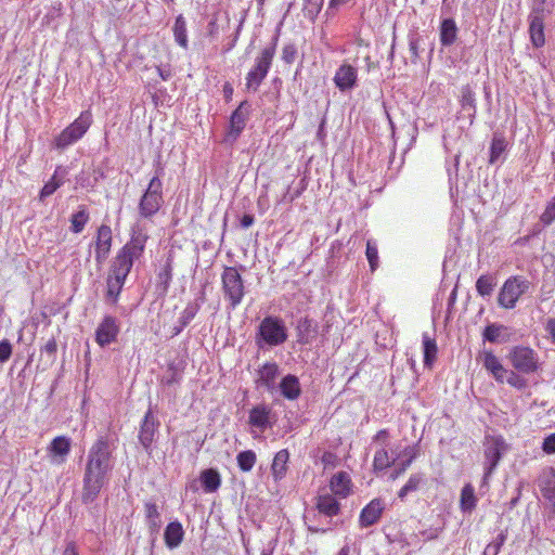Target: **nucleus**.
Here are the masks:
<instances>
[{"label": "nucleus", "mask_w": 555, "mask_h": 555, "mask_svg": "<svg viewBox=\"0 0 555 555\" xmlns=\"http://www.w3.org/2000/svg\"><path fill=\"white\" fill-rule=\"evenodd\" d=\"M114 462L107 438H98L87 455L81 493V500L85 504L94 502L102 488L108 483Z\"/></svg>", "instance_id": "f257e3e1"}, {"label": "nucleus", "mask_w": 555, "mask_h": 555, "mask_svg": "<svg viewBox=\"0 0 555 555\" xmlns=\"http://www.w3.org/2000/svg\"><path fill=\"white\" fill-rule=\"evenodd\" d=\"M288 338L284 321L279 317L268 315L259 323L255 341L258 348L276 347Z\"/></svg>", "instance_id": "f03ea898"}, {"label": "nucleus", "mask_w": 555, "mask_h": 555, "mask_svg": "<svg viewBox=\"0 0 555 555\" xmlns=\"http://www.w3.org/2000/svg\"><path fill=\"white\" fill-rule=\"evenodd\" d=\"M145 238L135 236L130 240L116 255L112 264L115 274L127 278L135 260L143 255Z\"/></svg>", "instance_id": "7ed1b4c3"}, {"label": "nucleus", "mask_w": 555, "mask_h": 555, "mask_svg": "<svg viewBox=\"0 0 555 555\" xmlns=\"http://www.w3.org/2000/svg\"><path fill=\"white\" fill-rule=\"evenodd\" d=\"M531 286V282L522 275L509 276L500 288L498 305L504 309H514L518 299L525 295Z\"/></svg>", "instance_id": "20e7f679"}, {"label": "nucleus", "mask_w": 555, "mask_h": 555, "mask_svg": "<svg viewBox=\"0 0 555 555\" xmlns=\"http://www.w3.org/2000/svg\"><path fill=\"white\" fill-rule=\"evenodd\" d=\"M222 292L229 308L234 310L245 296V286L241 273L234 267H225L221 274Z\"/></svg>", "instance_id": "39448f33"}, {"label": "nucleus", "mask_w": 555, "mask_h": 555, "mask_svg": "<svg viewBox=\"0 0 555 555\" xmlns=\"http://www.w3.org/2000/svg\"><path fill=\"white\" fill-rule=\"evenodd\" d=\"M276 39L270 47L261 50L260 54L255 59V64L246 75L247 90L256 92L261 82L267 77L275 54Z\"/></svg>", "instance_id": "423d86ee"}, {"label": "nucleus", "mask_w": 555, "mask_h": 555, "mask_svg": "<svg viewBox=\"0 0 555 555\" xmlns=\"http://www.w3.org/2000/svg\"><path fill=\"white\" fill-rule=\"evenodd\" d=\"M162 171L163 169L157 170V175L151 179L146 191L140 199L139 214L143 218L153 217L164 203L163 183L159 179Z\"/></svg>", "instance_id": "0eeeda50"}, {"label": "nucleus", "mask_w": 555, "mask_h": 555, "mask_svg": "<svg viewBox=\"0 0 555 555\" xmlns=\"http://www.w3.org/2000/svg\"><path fill=\"white\" fill-rule=\"evenodd\" d=\"M507 451V444L502 436H487L485 439V474L482 487L487 486L489 477L499 465L503 454Z\"/></svg>", "instance_id": "6e6552de"}, {"label": "nucleus", "mask_w": 555, "mask_h": 555, "mask_svg": "<svg viewBox=\"0 0 555 555\" xmlns=\"http://www.w3.org/2000/svg\"><path fill=\"white\" fill-rule=\"evenodd\" d=\"M507 359L512 366L522 374H532L540 369L539 354L530 347H513L507 354Z\"/></svg>", "instance_id": "1a4fd4ad"}, {"label": "nucleus", "mask_w": 555, "mask_h": 555, "mask_svg": "<svg viewBox=\"0 0 555 555\" xmlns=\"http://www.w3.org/2000/svg\"><path fill=\"white\" fill-rule=\"evenodd\" d=\"M90 125L91 114L89 112H82L80 116L66 127L55 139V146L63 150L74 144L83 137Z\"/></svg>", "instance_id": "9d476101"}, {"label": "nucleus", "mask_w": 555, "mask_h": 555, "mask_svg": "<svg viewBox=\"0 0 555 555\" xmlns=\"http://www.w3.org/2000/svg\"><path fill=\"white\" fill-rule=\"evenodd\" d=\"M539 489L547 502L548 518L555 516V468L548 467L542 472L538 480Z\"/></svg>", "instance_id": "9b49d317"}, {"label": "nucleus", "mask_w": 555, "mask_h": 555, "mask_svg": "<svg viewBox=\"0 0 555 555\" xmlns=\"http://www.w3.org/2000/svg\"><path fill=\"white\" fill-rule=\"evenodd\" d=\"M250 105L247 101L240 103L237 108L231 114L227 137L235 141L244 130L249 116Z\"/></svg>", "instance_id": "f8f14e48"}, {"label": "nucleus", "mask_w": 555, "mask_h": 555, "mask_svg": "<svg viewBox=\"0 0 555 555\" xmlns=\"http://www.w3.org/2000/svg\"><path fill=\"white\" fill-rule=\"evenodd\" d=\"M112 229L107 224H102L99 227L96 231L95 242H94V255L95 261L99 264H102L108 257L112 247Z\"/></svg>", "instance_id": "ddd939ff"}, {"label": "nucleus", "mask_w": 555, "mask_h": 555, "mask_svg": "<svg viewBox=\"0 0 555 555\" xmlns=\"http://www.w3.org/2000/svg\"><path fill=\"white\" fill-rule=\"evenodd\" d=\"M159 425L158 418L155 416L152 409H149L142 420L139 433L140 443L145 450L151 448Z\"/></svg>", "instance_id": "4468645a"}, {"label": "nucleus", "mask_w": 555, "mask_h": 555, "mask_svg": "<svg viewBox=\"0 0 555 555\" xmlns=\"http://www.w3.org/2000/svg\"><path fill=\"white\" fill-rule=\"evenodd\" d=\"M272 416L273 411L272 408L268 404L260 403L255 405L248 415V424L258 429L260 433H263L268 428L272 426Z\"/></svg>", "instance_id": "2eb2a0df"}, {"label": "nucleus", "mask_w": 555, "mask_h": 555, "mask_svg": "<svg viewBox=\"0 0 555 555\" xmlns=\"http://www.w3.org/2000/svg\"><path fill=\"white\" fill-rule=\"evenodd\" d=\"M334 83L341 92L352 90L357 86L358 70L350 64H341L334 76Z\"/></svg>", "instance_id": "dca6fc26"}, {"label": "nucleus", "mask_w": 555, "mask_h": 555, "mask_svg": "<svg viewBox=\"0 0 555 555\" xmlns=\"http://www.w3.org/2000/svg\"><path fill=\"white\" fill-rule=\"evenodd\" d=\"M119 333L116 318L106 315L95 331V340L104 347L113 343Z\"/></svg>", "instance_id": "f3484780"}, {"label": "nucleus", "mask_w": 555, "mask_h": 555, "mask_svg": "<svg viewBox=\"0 0 555 555\" xmlns=\"http://www.w3.org/2000/svg\"><path fill=\"white\" fill-rule=\"evenodd\" d=\"M385 509V502L379 499H373L369 504H366L359 516V524L362 528H367L380 519L383 512Z\"/></svg>", "instance_id": "a211bd4d"}, {"label": "nucleus", "mask_w": 555, "mask_h": 555, "mask_svg": "<svg viewBox=\"0 0 555 555\" xmlns=\"http://www.w3.org/2000/svg\"><path fill=\"white\" fill-rule=\"evenodd\" d=\"M70 449L72 441L68 437H55L48 447V452L51 456V463L56 465L63 464L66 461V457L70 452Z\"/></svg>", "instance_id": "6ab92c4d"}, {"label": "nucleus", "mask_w": 555, "mask_h": 555, "mask_svg": "<svg viewBox=\"0 0 555 555\" xmlns=\"http://www.w3.org/2000/svg\"><path fill=\"white\" fill-rule=\"evenodd\" d=\"M513 330L501 323H491L483 328L482 339L491 344H505L511 340Z\"/></svg>", "instance_id": "aec40b11"}, {"label": "nucleus", "mask_w": 555, "mask_h": 555, "mask_svg": "<svg viewBox=\"0 0 555 555\" xmlns=\"http://www.w3.org/2000/svg\"><path fill=\"white\" fill-rule=\"evenodd\" d=\"M482 366L492 374L496 382L503 383L507 370L501 364L499 358L491 350H483L479 354Z\"/></svg>", "instance_id": "412c9836"}, {"label": "nucleus", "mask_w": 555, "mask_h": 555, "mask_svg": "<svg viewBox=\"0 0 555 555\" xmlns=\"http://www.w3.org/2000/svg\"><path fill=\"white\" fill-rule=\"evenodd\" d=\"M280 375V367L275 362H266L258 370V383L264 387L269 392L276 391L275 379Z\"/></svg>", "instance_id": "4be33fe9"}, {"label": "nucleus", "mask_w": 555, "mask_h": 555, "mask_svg": "<svg viewBox=\"0 0 555 555\" xmlns=\"http://www.w3.org/2000/svg\"><path fill=\"white\" fill-rule=\"evenodd\" d=\"M276 390H279L281 396L286 400H297L301 395L299 378L294 374L285 375L279 385H276Z\"/></svg>", "instance_id": "5701e85b"}, {"label": "nucleus", "mask_w": 555, "mask_h": 555, "mask_svg": "<svg viewBox=\"0 0 555 555\" xmlns=\"http://www.w3.org/2000/svg\"><path fill=\"white\" fill-rule=\"evenodd\" d=\"M462 113L467 116L469 124L474 122L477 113L476 94L469 85L463 86L460 91Z\"/></svg>", "instance_id": "b1692460"}, {"label": "nucleus", "mask_w": 555, "mask_h": 555, "mask_svg": "<svg viewBox=\"0 0 555 555\" xmlns=\"http://www.w3.org/2000/svg\"><path fill=\"white\" fill-rule=\"evenodd\" d=\"M400 459V454H396V450L387 449L382 447L376 450L373 460V467L375 472H383L388 467L392 466L397 460Z\"/></svg>", "instance_id": "393cba45"}, {"label": "nucleus", "mask_w": 555, "mask_h": 555, "mask_svg": "<svg viewBox=\"0 0 555 555\" xmlns=\"http://www.w3.org/2000/svg\"><path fill=\"white\" fill-rule=\"evenodd\" d=\"M351 479L349 477V474L346 472H338L331 478V491L340 498H346L349 495Z\"/></svg>", "instance_id": "a878e982"}, {"label": "nucleus", "mask_w": 555, "mask_h": 555, "mask_svg": "<svg viewBox=\"0 0 555 555\" xmlns=\"http://www.w3.org/2000/svg\"><path fill=\"white\" fill-rule=\"evenodd\" d=\"M184 537V530L180 521L175 520L167 525L164 532V539L167 547L170 550L178 547Z\"/></svg>", "instance_id": "bb28decb"}, {"label": "nucleus", "mask_w": 555, "mask_h": 555, "mask_svg": "<svg viewBox=\"0 0 555 555\" xmlns=\"http://www.w3.org/2000/svg\"><path fill=\"white\" fill-rule=\"evenodd\" d=\"M298 343L301 345L311 344L318 334L317 325L309 318H304L297 324Z\"/></svg>", "instance_id": "cd10ccee"}, {"label": "nucleus", "mask_w": 555, "mask_h": 555, "mask_svg": "<svg viewBox=\"0 0 555 555\" xmlns=\"http://www.w3.org/2000/svg\"><path fill=\"white\" fill-rule=\"evenodd\" d=\"M317 508L320 514L333 517L340 512V504L333 495L321 494L317 498Z\"/></svg>", "instance_id": "c85d7f7f"}, {"label": "nucleus", "mask_w": 555, "mask_h": 555, "mask_svg": "<svg viewBox=\"0 0 555 555\" xmlns=\"http://www.w3.org/2000/svg\"><path fill=\"white\" fill-rule=\"evenodd\" d=\"M202 487L206 493L216 492L221 485V477L217 469H204L199 475Z\"/></svg>", "instance_id": "c756f323"}, {"label": "nucleus", "mask_w": 555, "mask_h": 555, "mask_svg": "<svg viewBox=\"0 0 555 555\" xmlns=\"http://www.w3.org/2000/svg\"><path fill=\"white\" fill-rule=\"evenodd\" d=\"M530 18V26H529V33L531 42L534 47L540 48L544 44L545 38H544V18L538 16V15H529Z\"/></svg>", "instance_id": "7c9ffc66"}, {"label": "nucleus", "mask_w": 555, "mask_h": 555, "mask_svg": "<svg viewBox=\"0 0 555 555\" xmlns=\"http://www.w3.org/2000/svg\"><path fill=\"white\" fill-rule=\"evenodd\" d=\"M289 460V452L286 449L280 450L273 459L271 465L272 476L275 480H281L285 477L287 472V463Z\"/></svg>", "instance_id": "2f4dec72"}, {"label": "nucleus", "mask_w": 555, "mask_h": 555, "mask_svg": "<svg viewBox=\"0 0 555 555\" xmlns=\"http://www.w3.org/2000/svg\"><path fill=\"white\" fill-rule=\"evenodd\" d=\"M127 278L111 272L107 278L106 300L116 304Z\"/></svg>", "instance_id": "473e14b6"}, {"label": "nucleus", "mask_w": 555, "mask_h": 555, "mask_svg": "<svg viewBox=\"0 0 555 555\" xmlns=\"http://www.w3.org/2000/svg\"><path fill=\"white\" fill-rule=\"evenodd\" d=\"M457 36V26L453 18H444L440 25V42L444 47L453 44Z\"/></svg>", "instance_id": "72a5a7b5"}, {"label": "nucleus", "mask_w": 555, "mask_h": 555, "mask_svg": "<svg viewBox=\"0 0 555 555\" xmlns=\"http://www.w3.org/2000/svg\"><path fill=\"white\" fill-rule=\"evenodd\" d=\"M199 310L198 305L189 304L184 310L181 312L178 324L172 327V336L179 335L185 326L190 324V322L195 318Z\"/></svg>", "instance_id": "f704fd0d"}, {"label": "nucleus", "mask_w": 555, "mask_h": 555, "mask_svg": "<svg viewBox=\"0 0 555 555\" xmlns=\"http://www.w3.org/2000/svg\"><path fill=\"white\" fill-rule=\"evenodd\" d=\"M476 505L475 489L470 483H466L461 491L460 507L463 513H472Z\"/></svg>", "instance_id": "c9c22d12"}, {"label": "nucleus", "mask_w": 555, "mask_h": 555, "mask_svg": "<svg viewBox=\"0 0 555 555\" xmlns=\"http://www.w3.org/2000/svg\"><path fill=\"white\" fill-rule=\"evenodd\" d=\"M90 215L88 208L85 205H80L79 209L74 212L70 217V231L73 233H81L89 222Z\"/></svg>", "instance_id": "e433bc0d"}, {"label": "nucleus", "mask_w": 555, "mask_h": 555, "mask_svg": "<svg viewBox=\"0 0 555 555\" xmlns=\"http://www.w3.org/2000/svg\"><path fill=\"white\" fill-rule=\"evenodd\" d=\"M175 41L183 49L189 48L188 30L185 18L180 14L176 17L173 27Z\"/></svg>", "instance_id": "4c0bfd02"}, {"label": "nucleus", "mask_w": 555, "mask_h": 555, "mask_svg": "<svg viewBox=\"0 0 555 555\" xmlns=\"http://www.w3.org/2000/svg\"><path fill=\"white\" fill-rule=\"evenodd\" d=\"M498 284V279L492 274H482L476 281V291L482 297H490Z\"/></svg>", "instance_id": "58836bf2"}, {"label": "nucleus", "mask_w": 555, "mask_h": 555, "mask_svg": "<svg viewBox=\"0 0 555 555\" xmlns=\"http://www.w3.org/2000/svg\"><path fill=\"white\" fill-rule=\"evenodd\" d=\"M146 522L152 533H157L162 526L160 514L155 503L147 502L144 505Z\"/></svg>", "instance_id": "ea45409f"}, {"label": "nucleus", "mask_w": 555, "mask_h": 555, "mask_svg": "<svg viewBox=\"0 0 555 555\" xmlns=\"http://www.w3.org/2000/svg\"><path fill=\"white\" fill-rule=\"evenodd\" d=\"M424 365L430 366L436 359L437 344L427 333L423 334Z\"/></svg>", "instance_id": "a19ab883"}, {"label": "nucleus", "mask_w": 555, "mask_h": 555, "mask_svg": "<svg viewBox=\"0 0 555 555\" xmlns=\"http://www.w3.org/2000/svg\"><path fill=\"white\" fill-rule=\"evenodd\" d=\"M424 481L423 474H413L410 476L406 483L400 489L398 496L401 501H403L408 494L415 492L418 490L421 483Z\"/></svg>", "instance_id": "79ce46f5"}, {"label": "nucleus", "mask_w": 555, "mask_h": 555, "mask_svg": "<svg viewBox=\"0 0 555 555\" xmlns=\"http://www.w3.org/2000/svg\"><path fill=\"white\" fill-rule=\"evenodd\" d=\"M506 141L502 135L494 134L490 146V163H496L506 150Z\"/></svg>", "instance_id": "37998d69"}, {"label": "nucleus", "mask_w": 555, "mask_h": 555, "mask_svg": "<svg viewBox=\"0 0 555 555\" xmlns=\"http://www.w3.org/2000/svg\"><path fill=\"white\" fill-rule=\"evenodd\" d=\"M237 465L242 472H250L256 463V453L251 450L242 451L236 456Z\"/></svg>", "instance_id": "c03bdc74"}, {"label": "nucleus", "mask_w": 555, "mask_h": 555, "mask_svg": "<svg viewBox=\"0 0 555 555\" xmlns=\"http://www.w3.org/2000/svg\"><path fill=\"white\" fill-rule=\"evenodd\" d=\"M506 541V533L500 532L488 545L485 547L483 555H498Z\"/></svg>", "instance_id": "a18cd8bd"}, {"label": "nucleus", "mask_w": 555, "mask_h": 555, "mask_svg": "<svg viewBox=\"0 0 555 555\" xmlns=\"http://www.w3.org/2000/svg\"><path fill=\"white\" fill-rule=\"evenodd\" d=\"M365 255L370 263L371 270L375 271L376 268L378 267V250L375 242L371 240L367 241Z\"/></svg>", "instance_id": "49530a36"}, {"label": "nucleus", "mask_w": 555, "mask_h": 555, "mask_svg": "<svg viewBox=\"0 0 555 555\" xmlns=\"http://www.w3.org/2000/svg\"><path fill=\"white\" fill-rule=\"evenodd\" d=\"M323 5V0H305V12L306 16H308L311 21L318 16L321 12Z\"/></svg>", "instance_id": "de8ad7c7"}, {"label": "nucleus", "mask_w": 555, "mask_h": 555, "mask_svg": "<svg viewBox=\"0 0 555 555\" xmlns=\"http://www.w3.org/2000/svg\"><path fill=\"white\" fill-rule=\"evenodd\" d=\"M552 8L553 4L548 3L547 0H533L530 15H538L544 18L546 13H551Z\"/></svg>", "instance_id": "09e8293b"}, {"label": "nucleus", "mask_w": 555, "mask_h": 555, "mask_svg": "<svg viewBox=\"0 0 555 555\" xmlns=\"http://www.w3.org/2000/svg\"><path fill=\"white\" fill-rule=\"evenodd\" d=\"M504 376V380L516 389H524L527 386V380L514 371H507Z\"/></svg>", "instance_id": "8fccbe9b"}, {"label": "nucleus", "mask_w": 555, "mask_h": 555, "mask_svg": "<svg viewBox=\"0 0 555 555\" xmlns=\"http://www.w3.org/2000/svg\"><path fill=\"white\" fill-rule=\"evenodd\" d=\"M540 220L544 225H550L555 221V196L547 203Z\"/></svg>", "instance_id": "3c124183"}, {"label": "nucleus", "mask_w": 555, "mask_h": 555, "mask_svg": "<svg viewBox=\"0 0 555 555\" xmlns=\"http://www.w3.org/2000/svg\"><path fill=\"white\" fill-rule=\"evenodd\" d=\"M171 264L169 262H166V264L163 267V269L158 273V280L159 283L163 284V289L167 291L170 281H171Z\"/></svg>", "instance_id": "603ef678"}, {"label": "nucleus", "mask_w": 555, "mask_h": 555, "mask_svg": "<svg viewBox=\"0 0 555 555\" xmlns=\"http://www.w3.org/2000/svg\"><path fill=\"white\" fill-rule=\"evenodd\" d=\"M297 55V48L293 43L285 44L282 50V60L286 64L294 63Z\"/></svg>", "instance_id": "864d4df0"}, {"label": "nucleus", "mask_w": 555, "mask_h": 555, "mask_svg": "<svg viewBox=\"0 0 555 555\" xmlns=\"http://www.w3.org/2000/svg\"><path fill=\"white\" fill-rule=\"evenodd\" d=\"M61 184L55 179H50L40 191V199H43L50 195H52Z\"/></svg>", "instance_id": "5fc2aeb1"}, {"label": "nucleus", "mask_w": 555, "mask_h": 555, "mask_svg": "<svg viewBox=\"0 0 555 555\" xmlns=\"http://www.w3.org/2000/svg\"><path fill=\"white\" fill-rule=\"evenodd\" d=\"M415 457H416V454L412 453V454H410L409 459H404L400 463H398V465L391 476L392 479H396L398 476L403 474L408 469V467L412 464V462L414 461Z\"/></svg>", "instance_id": "6e6d98bb"}, {"label": "nucleus", "mask_w": 555, "mask_h": 555, "mask_svg": "<svg viewBox=\"0 0 555 555\" xmlns=\"http://www.w3.org/2000/svg\"><path fill=\"white\" fill-rule=\"evenodd\" d=\"M12 354V345L9 339L0 341V363L7 362Z\"/></svg>", "instance_id": "4d7b16f0"}, {"label": "nucleus", "mask_w": 555, "mask_h": 555, "mask_svg": "<svg viewBox=\"0 0 555 555\" xmlns=\"http://www.w3.org/2000/svg\"><path fill=\"white\" fill-rule=\"evenodd\" d=\"M542 450L546 454H555V433L546 436L542 442Z\"/></svg>", "instance_id": "13d9d810"}, {"label": "nucleus", "mask_w": 555, "mask_h": 555, "mask_svg": "<svg viewBox=\"0 0 555 555\" xmlns=\"http://www.w3.org/2000/svg\"><path fill=\"white\" fill-rule=\"evenodd\" d=\"M67 175L68 170L65 167L57 166L54 170L52 179H55L62 185Z\"/></svg>", "instance_id": "bf43d9fd"}, {"label": "nucleus", "mask_w": 555, "mask_h": 555, "mask_svg": "<svg viewBox=\"0 0 555 555\" xmlns=\"http://www.w3.org/2000/svg\"><path fill=\"white\" fill-rule=\"evenodd\" d=\"M181 379V375L177 373L176 371H170L164 378L163 382L166 385L177 384Z\"/></svg>", "instance_id": "052dcab7"}, {"label": "nucleus", "mask_w": 555, "mask_h": 555, "mask_svg": "<svg viewBox=\"0 0 555 555\" xmlns=\"http://www.w3.org/2000/svg\"><path fill=\"white\" fill-rule=\"evenodd\" d=\"M388 431L386 429L379 430L373 438L374 442H380L382 447L387 448Z\"/></svg>", "instance_id": "680f3d73"}, {"label": "nucleus", "mask_w": 555, "mask_h": 555, "mask_svg": "<svg viewBox=\"0 0 555 555\" xmlns=\"http://www.w3.org/2000/svg\"><path fill=\"white\" fill-rule=\"evenodd\" d=\"M440 532L441 529L439 528H430L428 530H424L422 534L425 538V540H435L439 537Z\"/></svg>", "instance_id": "e2e57ef3"}, {"label": "nucleus", "mask_w": 555, "mask_h": 555, "mask_svg": "<svg viewBox=\"0 0 555 555\" xmlns=\"http://www.w3.org/2000/svg\"><path fill=\"white\" fill-rule=\"evenodd\" d=\"M545 331L550 334L553 344H555V318H550L546 321Z\"/></svg>", "instance_id": "0e129e2a"}, {"label": "nucleus", "mask_w": 555, "mask_h": 555, "mask_svg": "<svg viewBox=\"0 0 555 555\" xmlns=\"http://www.w3.org/2000/svg\"><path fill=\"white\" fill-rule=\"evenodd\" d=\"M157 73L165 81L169 80L172 76V72L169 67H157Z\"/></svg>", "instance_id": "69168bd1"}, {"label": "nucleus", "mask_w": 555, "mask_h": 555, "mask_svg": "<svg viewBox=\"0 0 555 555\" xmlns=\"http://www.w3.org/2000/svg\"><path fill=\"white\" fill-rule=\"evenodd\" d=\"M62 555H78L77 546L74 542H68Z\"/></svg>", "instance_id": "338daca9"}, {"label": "nucleus", "mask_w": 555, "mask_h": 555, "mask_svg": "<svg viewBox=\"0 0 555 555\" xmlns=\"http://www.w3.org/2000/svg\"><path fill=\"white\" fill-rule=\"evenodd\" d=\"M254 221H255L254 216L246 214L241 218V225H242V228L247 229L250 225H253Z\"/></svg>", "instance_id": "774afa93"}]
</instances>
